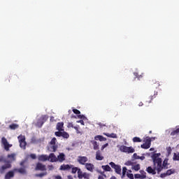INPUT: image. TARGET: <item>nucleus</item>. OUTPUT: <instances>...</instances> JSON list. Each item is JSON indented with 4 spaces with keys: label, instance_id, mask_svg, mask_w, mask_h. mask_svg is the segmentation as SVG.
<instances>
[{
    "label": "nucleus",
    "instance_id": "c9c22d12",
    "mask_svg": "<svg viewBox=\"0 0 179 179\" xmlns=\"http://www.w3.org/2000/svg\"><path fill=\"white\" fill-rule=\"evenodd\" d=\"M127 169L126 166L122 168V178H125V175L127 174Z\"/></svg>",
    "mask_w": 179,
    "mask_h": 179
},
{
    "label": "nucleus",
    "instance_id": "ddd939ff",
    "mask_svg": "<svg viewBox=\"0 0 179 179\" xmlns=\"http://www.w3.org/2000/svg\"><path fill=\"white\" fill-rule=\"evenodd\" d=\"M7 169H12V164L6 163V164L1 166L0 167V173L3 174V173H5V170H7Z\"/></svg>",
    "mask_w": 179,
    "mask_h": 179
},
{
    "label": "nucleus",
    "instance_id": "c756f323",
    "mask_svg": "<svg viewBox=\"0 0 179 179\" xmlns=\"http://www.w3.org/2000/svg\"><path fill=\"white\" fill-rule=\"evenodd\" d=\"M103 170H104V171H111V167H110V166L108 165H103L102 166Z\"/></svg>",
    "mask_w": 179,
    "mask_h": 179
},
{
    "label": "nucleus",
    "instance_id": "e2e57ef3",
    "mask_svg": "<svg viewBox=\"0 0 179 179\" xmlns=\"http://www.w3.org/2000/svg\"><path fill=\"white\" fill-rule=\"evenodd\" d=\"M134 75L136 78H138V76H139V74L138 73H134Z\"/></svg>",
    "mask_w": 179,
    "mask_h": 179
},
{
    "label": "nucleus",
    "instance_id": "1a4fd4ad",
    "mask_svg": "<svg viewBox=\"0 0 179 179\" xmlns=\"http://www.w3.org/2000/svg\"><path fill=\"white\" fill-rule=\"evenodd\" d=\"M47 120H48V117L46 115H42L40 117V119H38V120L37 122V125H38V127H43L44 122H45V121H47Z\"/></svg>",
    "mask_w": 179,
    "mask_h": 179
},
{
    "label": "nucleus",
    "instance_id": "9d476101",
    "mask_svg": "<svg viewBox=\"0 0 179 179\" xmlns=\"http://www.w3.org/2000/svg\"><path fill=\"white\" fill-rule=\"evenodd\" d=\"M88 160L87 157L78 156L77 159V162L83 166H85Z\"/></svg>",
    "mask_w": 179,
    "mask_h": 179
},
{
    "label": "nucleus",
    "instance_id": "ea45409f",
    "mask_svg": "<svg viewBox=\"0 0 179 179\" xmlns=\"http://www.w3.org/2000/svg\"><path fill=\"white\" fill-rule=\"evenodd\" d=\"M133 142L136 143V142H142V139L139 137H134L133 138Z\"/></svg>",
    "mask_w": 179,
    "mask_h": 179
},
{
    "label": "nucleus",
    "instance_id": "2f4dec72",
    "mask_svg": "<svg viewBox=\"0 0 179 179\" xmlns=\"http://www.w3.org/2000/svg\"><path fill=\"white\" fill-rule=\"evenodd\" d=\"M178 134H179V128L171 131V136H176L178 135Z\"/></svg>",
    "mask_w": 179,
    "mask_h": 179
},
{
    "label": "nucleus",
    "instance_id": "39448f33",
    "mask_svg": "<svg viewBox=\"0 0 179 179\" xmlns=\"http://www.w3.org/2000/svg\"><path fill=\"white\" fill-rule=\"evenodd\" d=\"M17 138L20 143V147L22 149H26V145H27V143H26V137L23 135H20Z\"/></svg>",
    "mask_w": 179,
    "mask_h": 179
},
{
    "label": "nucleus",
    "instance_id": "20e7f679",
    "mask_svg": "<svg viewBox=\"0 0 179 179\" xmlns=\"http://www.w3.org/2000/svg\"><path fill=\"white\" fill-rule=\"evenodd\" d=\"M1 143L3 146H4V150H6V152H9V150L13 146L12 144H9V143L8 142V140L5 137L1 138Z\"/></svg>",
    "mask_w": 179,
    "mask_h": 179
},
{
    "label": "nucleus",
    "instance_id": "0e129e2a",
    "mask_svg": "<svg viewBox=\"0 0 179 179\" xmlns=\"http://www.w3.org/2000/svg\"><path fill=\"white\" fill-rule=\"evenodd\" d=\"M138 106H139V107H142V106H143V103L140 102V103H138Z\"/></svg>",
    "mask_w": 179,
    "mask_h": 179
},
{
    "label": "nucleus",
    "instance_id": "8fccbe9b",
    "mask_svg": "<svg viewBox=\"0 0 179 179\" xmlns=\"http://www.w3.org/2000/svg\"><path fill=\"white\" fill-rule=\"evenodd\" d=\"M133 159H139V155H138L136 153H134L133 155Z\"/></svg>",
    "mask_w": 179,
    "mask_h": 179
},
{
    "label": "nucleus",
    "instance_id": "f704fd0d",
    "mask_svg": "<svg viewBox=\"0 0 179 179\" xmlns=\"http://www.w3.org/2000/svg\"><path fill=\"white\" fill-rule=\"evenodd\" d=\"M45 176H47V172L36 173L35 175L36 177H39L40 178H43V177H44Z\"/></svg>",
    "mask_w": 179,
    "mask_h": 179
},
{
    "label": "nucleus",
    "instance_id": "6ab92c4d",
    "mask_svg": "<svg viewBox=\"0 0 179 179\" xmlns=\"http://www.w3.org/2000/svg\"><path fill=\"white\" fill-rule=\"evenodd\" d=\"M85 166L88 171L93 173V170H94V165L93 164L86 163Z\"/></svg>",
    "mask_w": 179,
    "mask_h": 179
},
{
    "label": "nucleus",
    "instance_id": "a19ab883",
    "mask_svg": "<svg viewBox=\"0 0 179 179\" xmlns=\"http://www.w3.org/2000/svg\"><path fill=\"white\" fill-rule=\"evenodd\" d=\"M57 138L55 137H53L52 140L50 142V145H56Z\"/></svg>",
    "mask_w": 179,
    "mask_h": 179
},
{
    "label": "nucleus",
    "instance_id": "f257e3e1",
    "mask_svg": "<svg viewBox=\"0 0 179 179\" xmlns=\"http://www.w3.org/2000/svg\"><path fill=\"white\" fill-rule=\"evenodd\" d=\"M159 157H160V153L154 154L152 156L153 166L155 169H157V174H160V172L162 171L163 161L162 160V158H160Z\"/></svg>",
    "mask_w": 179,
    "mask_h": 179
},
{
    "label": "nucleus",
    "instance_id": "4be33fe9",
    "mask_svg": "<svg viewBox=\"0 0 179 179\" xmlns=\"http://www.w3.org/2000/svg\"><path fill=\"white\" fill-rule=\"evenodd\" d=\"M39 162H47L48 160V156L47 155H41L38 157Z\"/></svg>",
    "mask_w": 179,
    "mask_h": 179
},
{
    "label": "nucleus",
    "instance_id": "f3484780",
    "mask_svg": "<svg viewBox=\"0 0 179 179\" xmlns=\"http://www.w3.org/2000/svg\"><path fill=\"white\" fill-rule=\"evenodd\" d=\"M13 177H15V171H14V169L13 171H9L5 175V179H10V178H13Z\"/></svg>",
    "mask_w": 179,
    "mask_h": 179
},
{
    "label": "nucleus",
    "instance_id": "de8ad7c7",
    "mask_svg": "<svg viewBox=\"0 0 179 179\" xmlns=\"http://www.w3.org/2000/svg\"><path fill=\"white\" fill-rule=\"evenodd\" d=\"M78 118H79L80 120H85L86 117H85V115H78Z\"/></svg>",
    "mask_w": 179,
    "mask_h": 179
},
{
    "label": "nucleus",
    "instance_id": "79ce46f5",
    "mask_svg": "<svg viewBox=\"0 0 179 179\" xmlns=\"http://www.w3.org/2000/svg\"><path fill=\"white\" fill-rule=\"evenodd\" d=\"M97 173H99V174H101V176H103V177H104V178H107V176L106 174H104V171H97Z\"/></svg>",
    "mask_w": 179,
    "mask_h": 179
},
{
    "label": "nucleus",
    "instance_id": "a211bd4d",
    "mask_svg": "<svg viewBox=\"0 0 179 179\" xmlns=\"http://www.w3.org/2000/svg\"><path fill=\"white\" fill-rule=\"evenodd\" d=\"M156 169L155 166L152 168V166H148L146 169V171L148 173V174H152V176L156 175Z\"/></svg>",
    "mask_w": 179,
    "mask_h": 179
},
{
    "label": "nucleus",
    "instance_id": "a878e982",
    "mask_svg": "<svg viewBox=\"0 0 179 179\" xmlns=\"http://www.w3.org/2000/svg\"><path fill=\"white\" fill-rule=\"evenodd\" d=\"M103 135H105L106 136H108V138H117V136L115 134L112 133V134H108V133H103Z\"/></svg>",
    "mask_w": 179,
    "mask_h": 179
},
{
    "label": "nucleus",
    "instance_id": "c85d7f7f",
    "mask_svg": "<svg viewBox=\"0 0 179 179\" xmlns=\"http://www.w3.org/2000/svg\"><path fill=\"white\" fill-rule=\"evenodd\" d=\"M175 173H176V169H171L166 171L167 176H171V174H175Z\"/></svg>",
    "mask_w": 179,
    "mask_h": 179
},
{
    "label": "nucleus",
    "instance_id": "e433bc0d",
    "mask_svg": "<svg viewBox=\"0 0 179 179\" xmlns=\"http://www.w3.org/2000/svg\"><path fill=\"white\" fill-rule=\"evenodd\" d=\"M135 178H146V175L135 174Z\"/></svg>",
    "mask_w": 179,
    "mask_h": 179
},
{
    "label": "nucleus",
    "instance_id": "3c124183",
    "mask_svg": "<svg viewBox=\"0 0 179 179\" xmlns=\"http://www.w3.org/2000/svg\"><path fill=\"white\" fill-rule=\"evenodd\" d=\"M30 157L33 159L34 160L37 159V156L35 154H31Z\"/></svg>",
    "mask_w": 179,
    "mask_h": 179
},
{
    "label": "nucleus",
    "instance_id": "cd10ccee",
    "mask_svg": "<svg viewBox=\"0 0 179 179\" xmlns=\"http://www.w3.org/2000/svg\"><path fill=\"white\" fill-rule=\"evenodd\" d=\"M91 143L93 145L94 150H97L99 149V144H97V141H91Z\"/></svg>",
    "mask_w": 179,
    "mask_h": 179
},
{
    "label": "nucleus",
    "instance_id": "423d86ee",
    "mask_svg": "<svg viewBox=\"0 0 179 179\" xmlns=\"http://www.w3.org/2000/svg\"><path fill=\"white\" fill-rule=\"evenodd\" d=\"M78 177L79 179L85 178V179H90V174L83 172L80 169H78Z\"/></svg>",
    "mask_w": 179,
    "mask_h": 179
},
{
    "label": "nucleus",
    "instance_id": "338daca9",
    "mask_svg": "<svg viewBox=\"0 0 179 179\" xmlns=\"http://www.w3.org/2000/svg\"><path fill=\"white\" fill-rule=\"evenodd\" d=\"M68 179H73V177H72V176H69Z\"/></svg>",
    "mask_w": 179,
    "mask_h": 179
},
{
    "label": "nucleus",
    "instance_id": "4c0bfd02",
    "mask_svg": "<svg viewBox=\"0 0 179 179\" xmlns=\"http://www.w3.org/2000/svg\"><path fill=\"white\" fill-rule=\"evenodd\" d=\"M141 148L142 149H149L150 148V145H149V144H146L145 143H144L141 145Z\"/></svg>",
    "mask_w": 179,
    "mask_h": 179
},
{
    "label": "nucleus",
    "instance_id": "09e8293b",
    "mask_svg": "<svg viewBox=\"0 0 179 179\" xmlns=\"http://www.w3.org/2000/svg\"><path fill=\"white\" fill-rule=\"evenodd\" d=\"M127 176L128 178L134 179V174H132V173H127Z\"/></svg>",
    "mask_w": 179,
    "mask_h": 179
},
{
    "label": "nucleus",
    "instance_id": "7ed1b4c3",
    "mask_svg": "<svg viewBox=\"0 0 179 179\" xmlns=\"http://www.w3.org/2000/svg\"><path fill=\"white\" fill-rule=\"evenodd\" d=\"M120 150L123 153H134L135 149L132 147H127V145H121Z\"/></svg>",
    "mask_w": 179,
    "mask_h": 179
},
{
    "label": "nucleus",
    "instance_id": "49530a36",
    "mask_svg": "<svg viewBox=\"0 0 179 179\" xmlns=\"http://www.w3.org/2000/svg\"><path fill=\"white\" fill-rule=\"evenodd\" d=\"M167 173L166 172V173H161V175H160V178H166V177H167Z\"/></svg>",
    "mask_w": 179,
    "mask_h": 179
},
{
    "label": "nucleus",
    "instance_id": "f03ea898",
    "mask_svg": "<svg viewBox=\"0 0 179 179\" xmlns=\"http://www.w3.org/2000/svg\"><path fill=\"white\" fill-rule=\"evenodd\" d=\"M16 153L13 152L7 155L5 163L12 164L14 162H16Z\"/></svg>",
    "mask_w": 179,
    "mask_h": 179
},
{
    "label": "nucleus",
    "instance_id": "603ef678",
    "mask_svg": "<svg viewBox=\"0 0 179 179\" xmlns=\"http://www.w3.org/2000/svg\"><path fill=\"white\" fill-rule=\"evenodd\" d=\"M107 146H108V143H106V144L103 145L101 146V150H104V149H106V148H107Z\"/></svg>",
    "mask_w": 179,
    "mask_h": 179
},
{
    "label": "nucleus",
    "instance_id": "7c9ffc66",
    "mask_svg": "<svg viewBox=\"0 0 179 179\" xmlns=\"http://www.w3.org/2000/svg\"><path fill=\"white\" fill-rule=\"evenodd\" d=\"M9 128L10 129H17V128H19V124H11L9 125Z\"/></svg>",
    "mask_w": 179,
    "mask_h": 179
},
{
    "label": "nucleus",
    "instance_id": "052dcab7",
    "mask_svg": "<svg viewBox=\"0 0 179 179\" xmlns=\"http://www.w3.org/2000/svg\"><path fill=\"white\" fill-rule=\"evenodd\" d=\"M55 179H62V177H61V176H56L55 177Z\"/></svg>",
    "mask_w": 179,
    "mask_h": 179
},
{
    "label": "nucleus",
    "instance_id": "774afa93",
    "mask_svg": "<svg viewBox=\"0 0 179 179\" xmlns=\"http://www.w3.org/2000/svg\"><path fill=\"white\" fill-rule=\"evenodd\" d=\"M141 78H142V76H141V75L139 76V75H138V76L137 77V79L139 80V79H141Z\"/></svg>",
    "mask_w": 179,
    "mask_h": 179
},
{
    "label": "nucleus",
    "instance_id": "dca6fc26",
    "mask_svg": "<svg viewBox=\"0 0 179 179\" xmlns=\"http://www.w3.org/2000/svg\"><path fill=\"white\" fill-rule=\"evenodd\" d=\"M56 129L58 131V132H62V131H64V122H57L56 125Z\"/></svg>",
    "mask_w": 179,
    "mask_h": 179
},
{
    "label": "nucleus",
    "instance_id": "bb28decb",
    "mask_svg": "<svg viewBox=\"0 0 179 179\" xmlns=\"http://www.w3.org/2000/svg\"><path fill=\"white\" fill-rule=\"evenodd\" d=\"M144 142L145 144L149 145L150 146L152 145V138L150 137L147 136L145 137Z\"/></svg>",
    "mask_w": 179,
    "mask_h": 179
},
{
    "label": "nucleus",
    "instance_id": "a18cd8bd",
    "mask_svg": "<svg viewBox=\"0 0 179 179\" xmlns=\"http://www.w3.org/2000/svg\"><path fill=\"white\" fill-rule=\"evenodd\" d=\"M3 162V163H5V162H6V159H5V157H3V156H0V163L1 162Z\"/></svg>",
    "mask_w": 179,
    "mask_h": 179
},
{
    "label": "nucleus",
    "instance_id": "aec40b11",
    "mask_svg": "<svg viewBox=\"0 0 179 179\" xmlns=\"http://www.w3.org/2000/svg\"><path fill=\"white\" fill-rule=\"evenodd\" d=\"M15 173H19L20 174H27V171L25 168L14 169Z\"/></svg>",
    "mask_w": 179,
    "mask_h": 179
},
{
    "label": "nucleus",
    "instance_id": "9b49d317",
    "mask_svg": "<svg viewBox=\"0 0 179 179\" xmlns=\"http://www.w3.org/2000/svg\"><path fill=\"white\" fill-rule=\"evenodd\" d=\"M35 170H36V171H45L47 170V168L45 167V165L38 162L36 164Z\"/></svg>",
    "mask_w": 179,
    "mask_h": 179
},
{
    "label": "nucleus",
    "instance_id": "5701e85b",
    "mask_svg": "<svg viewBox=\"0 0 179 179\" xmlns=\"http://www.w3.org/2000/svg\"><path fill=\"white\" fill-rule=\"evenodd\" d=\"M167 169H169V159H165L162 162V171L167 170Z\"/></svg>",
    "mask_w": 179,
    "mask_h": 179
},
{
    "label": "nucleus",
    "instance_id": "4468645a",
    "mask_svg": "<svg viewBox=\"0 0 179 179\" xmlns=\"http://www.w3.org/2000/svg\"><path fill=\"white\" fill-rule=\"evenodd\" d=\"M66 159L65 154L64 152H59V155L57 156V162L59 163H64Z\"/></svg>",
    "mask_w": 179,
    "mask_h": 179
},
{
    "label": "nucleus",
    "instance_id": "69168bd1",
    "mask_svg": "<svg viewBox=\"0 0 179 179\" xmlns=\"http://www.w3.org/2000/svg\"><path fill=\"white\" fill-rule=\"evenodd\" d=\"M49 169H50V170H52V169H54V166L52 165L49 166Z\"/></svg>",
    "mask_w": 179,
    "mask_h": 179
},
{
    "label": "nucleus",
    "instance_id": "b1692460",
    "mask_svg": "<svg viewBox=\"0 0 179 179\" xmlns=\"http://www.w3.org/2000/svg\"><path fill=\"white\" fill-rule=\"evenodd\" d=\"M94 139L95 141H100V142H103L107 141V138H106V137H103V136H100V135L96 136L94 137Z\"/></svg>",
    "mask_w": 179,
    "mask_h": 179
},
{
    "label": "nucleus",
    "instance_id": "13d9d810",
    "mask_svg": "<svg viewBox=\"0 0 179 179\" xmlns=\"http://www.w3.org/2000/svg\"><path fill=\"white\" fill-rule=\"evenodd\" d=\"M156 96H157V92H156V93L153 96H150L151 100H153V99L156 98Z\"/></svg>",
    "mask_w": 179,
    "mask_h": 179
},
{
    "label": "nucleus",
    "instance_id": "6e6d98bb",
    "mask_svg": "<svg viewBox=\"0 0 179 179\" xmlns=\"http://www.w3.org/2000/svg\"><path fill=\"white\" fill-rule=\"evenodd\" d=\"M126 166H132V162L131 161H128L127 162H126Z\"/></svg>",
    "mask_w": 179,
    "mask_h": 179
},
{
    "label": "nucleus",
    "instance_id": "4d7b16f0",
    "mask_svg": "<svg viewBox=\"0 0 179 179\" xmlns=\"http://www.w3.org/2000/svg\"><path fill=\"white\" fill-rule=\"evenodd\" d=\"M73 128H74V129H76L77 134H80V131H79V127H74Z\"/></svg>",
    "mask_w": 179,
    "mask_h": 179
},
{
    "label": "nucleus",
    "instance_id": "473e14b6",
    "mask_svg": "<svg viewBox=\"0 0 179 179\" xmlns=\"http://www.w3.org/2000/svg\"><path fill=\"white\" fill-rule=\"evenodd\" d=\"M173 160L175 162H179V152L173 154Z\"/></svg>",
    "mask_w": 179,
    "mask_h": 179
},
{
    "label": "nucleus",
    "instance_id": "5fc2aeb1",
    "mask_svg": "<svg viewBox=\"0 0 179 179\" xmlns=\"http://www.w3.org/2000/svg\"><path fill=\"white\" fill-rule=\"evenodd\" d=\"M77 122L81 124V125H85V122L83 120H78Z\"/></svg>",
    "mask_w": 179,
    "mask_h": 179
},
{
    "label": "nucleus",
    "instance_id": "864d4df0",
    "mask_svg": "<svg viewBox=\"0 0 179 179\" xmlns=\"http://www.w3.org/2000/svg\"><path fill=\"white\" fill-rule=\"evenodd\" d=\"M68 128H75V127H73V123L69 122L68 123Z\"/></svg>",
    "mask_w": 179,
    "mask_h": 179
},
{
    "label": "nucleus",
    "instance_id": "6e6552de",
    "mask_svg": "<svg viewBox=\"0 0 179 179\" xmlns=\"http://www.w3.org/2000/svg\"><path fill=\"white\" fill-rule=\"evenodd\" d=\"M55 136H58L59 138L62 136L64 139H68V138H69V134H68L64 130L62 131H55Z\"/></svg>",
    "mask_w": 179,
    "mask_h": 179
},
{
    "label": "nucleus",
    "instance_id": "bf43d9fd",
    "mask_svg": "<svg viewBox=\"0 0 179 179\" xmlns=\"http://www.w3.org/2000/svg\"><path fill=\"white\" fill-rule=\"evenodd\" d=\"M138 159L145 160V156L138 157Z\"/></svg>",
    "mask_w": 179,
    "mask_h": 179
},
{
    "label": "nucleus",
    "instance_id": "2eb2a0df",
    "mask_svg": "<svg viewBox=\"0 0 179 179\" xmlns=\"http://www.w3.org/2000/svg\"><path fill=\"white\" fill-rule=\"evenodd\" d=\"M72 167H73V165H69V164H62V166H60L59 170H61L62 171H69L71 170V169H72Z\"/></svg>",
    "mask_w": 179,
    "mask_h": 179
},
{
    "label": "nucleus",
    "instance_id": "72a5a7b5",
    "mask_svg": "<svg viewBox=\"0 0 179 179\" xmlns=\"http://www.w3.org/2000/svg\"><path fill=\"white\" fill-rule=\"evenodd\" d=\"M132 170H134L135 171H139V170H141V165L139 164L134 165L132 167Z\"/></svg>",
    "mask_w": 179,
    "mask_h": 179
},
{
    "label": "nucleus",
    "instance_id": "680f3d73",
    "mask_svg": "<svg viewBox=\"0 0 179 179\" xmlns=\"http://www.w3.org/2000/svg\"><path fill=\"white\" fill-rule=\"evenodd\" d=\"M98 179H104V176H103V175L99 176L98 177Z\"/></svg>",
    "mask_w": 179,
    "mask_h": 179
},
{
    "label": "nucleus",
    "instance_id": "0eeeda50",
    "mask_svg": "<svg viewBox=\"0 0 179 179\" xmlns=\"http://www.w3.org/2000/svg\"><path fill=\"white\" fill-rule=\"evenodd\" d=\"M109 164L112 169H114L116 174L121 175V166L120 165L115 164V163L113 162H110Z\"/></svg>",
    "mask_w": 179,
    "mask_h": 179
},
{
    "label": "nucleus",
    "instance_id": "58836bf2",
    "mask_svg": "<svg viewBox=\"0 0 179 179\" xmlns=\"http://www.w3.org/2000/svg\"><path fill=\"white\" fill-rule=\"evenodd\" d=\"M71 169H72L71 173L73 174H76V172L79 171V169H78V167H73V166Z\"/></svg>",
    "mask_w": 179,
    "mask_h": 179
},
{
    "label": "nucleus",
    "instance_id": "f8f14e48",
    "mask_svg": "<svg viewBox=\"0 0 179 179\" xmlns=\"http://www.w3.org/2000/svg\"><path fill=\"white\" fill-rule=\"evenodd\" d=\"M48 160L50 162V163H57V157L54 153H50L49 156H48Z\"/></svg>",
    "mask_w": 179,
    "mask_h": 179
},
{
    "label": "nucleus",
    "instance_id": "c03bdc74",
    "mask_svg": "<svg viewBox=\"0 0 179 179\" xmlns=\"http://www.w3.org/2000/svg\"><path fill=\"white\" fill-rule=\"evenodd\" d=\"M73 113H74V114H77V115H79V114H80V111L78 109H73Z\"/></svg>",
    "mask_w": 179,
    "mask_h": 179
},
{
    "label": "nucleus",
    "instance_id": "37998d69",
    "mask_svg": "<svg viewBox=\"0 0 179 179\" xmlns=\"http://www.w3.org/2000/svg\"><path fill=\"white\" fill-rule=\"evenodd\" d=\"M166 152H167L168 155H171V152H172L171 147H167Z\"/></svg>",
    "mask_w": 179,
    "mask_h": 179
},
{
    "label": "nucleus",
    "instance_id": "393cba45",
    "mask_svg": "<svg viewBox=\"0 0 179 179\" xmlns=\"http://www.w3.org/2000/svg\"><path fill=\"white\" fill-rule=\"evenodd\" d=\"M96 159L97 160H103L104 159V157H103V155H101V152H100V150L96 151Z\"/></svg>",
    "mask_w": 179,
    "mask_h": 179
},
{
    "label": "nucleus",
    "instance_id": "412c9836",
    "mask_svg": "<svg viewBox=\"0 0 179 179\" xmlns=\"http://www.w3.org/2000/svg\"><path fill=\"white\" fill-rule=\"evenodd\" d=\"M57 149H58V145H51L48 148V150H49V152H52L53 153L57 152Z\"/></svg>",
    "mask_w": 179,
    "mask_h": 179
}]
</instances>
